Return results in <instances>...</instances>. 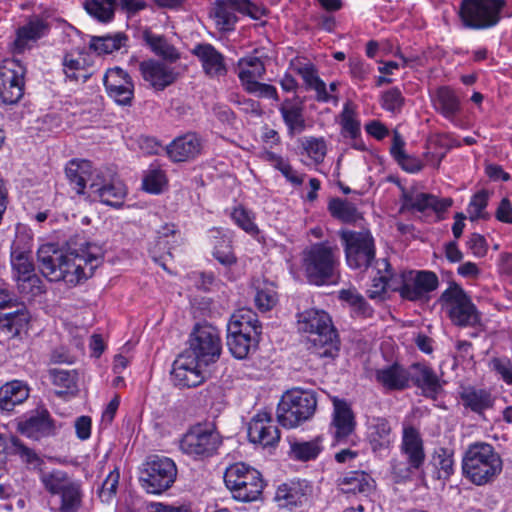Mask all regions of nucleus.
Segmentation results:
<instances>
[{
  "instance_id": "f257e3e1",
  "label": "nucleus",
  "mask_w": 512,
  "mask_h": 512,
  "mask_svg": "<svg viewBox=\"0 0 512 512\" xmlns=\"http://www.w3.org/2000/svg\"><path fill=\"white\" fill-rule=\"evenodd\" d=\"M299 330L308 333V349L312 355L331 361L340 351V340L330 316L319 310H308L300 314Z\"/></svg>"
},
{
  "instance_id": "f03ea898",
  "label": "nucleus",
  "mask_w": 512,
  "mask_h": 512,
  "mask_svg": "<svg viewBox=\"0 0 512 512\" xmlns=\"http://www.w3.org/2000/svg\"><path fill=\"white\" fill-rule=\"evenodd\" d=\"M339 266V248L329 242L314 243L302 253V268L309 283L324 285L333 281Z\"/></svg>"
},
{
  "instance_id": "7ed1b4c3",
  "label": "nucleus",
  "mask_w": 512,
  "mask_h": 512,
  "mask_svg": "<svg viewBox=\"0 0 512 512\" xmlns=\"http://www.w3.org/2000/svg\"><path fill=\"white\" fill-rule=\"evenodd\" d=\"M464 476L481 486L492 482L502 471V460L488 443H475L468 447L462 460Z\"/></svg>"
},
{
  "instance_id": "20e7f679",
  "label": "nucleus",
  "mask_w": 512,
  "mask_h": 512,
  "mask_svg": "<svg viewBox=\"0 0 512 512\" xmlns=\"http://www.w3.org/2000/svg\"><path fill=\"white\" fill-rule=\"evenodd\" d=\"M317 407L314 391L293 388L285 392L277 407L278 422L286 428H294L310 419Z\"/></svg>"
},
{
  "instance_id": "39448f33",
  "label": "nucleus",
  "mask_w": 512,
  "mask_h": 512,
  "mask_svg": "<svg viewBox=\"0 0 512 512\" xmlns=\"http://www.w3.org/2000/svg\"><path fill=\"white\" fill-rule=\"evenodd\" d=\"M221 445L222 437L214 424L198 423L182 436L179 448L195 460H204L215 455Z\"/></svg>"
},
{
  "instance_id": "423d86ee",
  "label": "nucleus",
  "mask_w": 512,
  "mask_h": 512,
  "mask_svg": "<svg viewBox=\"0 0 512 512\" xmlns=\"http://www.w3.org/2000/svg\"><path fill=\"white\" fill-rule=\"evenodd\" d=\"M99 263V256L93 253H62L61 259L57 262L56 266L48 272V280L64 281L69 285L75 286L81 280L91 277Z\"/></svg>"
},
{
  "instance_id": "0eeeda50",
  "label": "nucleus",
  "mask_w": 512,
  "mask_h": 512,
  "mask_svg": "<svg viewBox=\"0 0 512 512\" xmlns=\"http://www.w3.org/2000/svg\"><path fill=\"white\" fill-rule=\"evenodd\" d=\"M224 482L233 497L243 502L257 500L264 487L260 472L244 463L230 465L224 473Z\"/></svg>"
},
{
  "instance_id": "6e6552de",
  "label": "nucleus",
  "mask_w": 512,
  "mask_h": 512,
  "mask_svg": "<svg viewBox=\"0 0 512 512\" xmlns=\"http://www.w3.org/2000/svg\"><path fill=\"white\" fill-rule=\"evenodd\" d=\"M400 451L406 462L394 461L392 473L397 481H407L421 470L426 459L422 437L415 427H404Z\"/></svg>"
},
{
  "instance_id": "1a4fd4ad",
  "label": "nucleus",
  "mask_w": 512,
  "mask_h": 512,
  "mask_svg": "<svg viewBox=\"0 0 512 512\" xmlns=\"http://www.w3.org/2000/svg\"><path fill=\"white\" fill-rule=\"evenodd\" d=\"M504 5V0H462L458 16L464 28L487 29L499 22Z\"/></svg>"
},
{
  "instance_id": "9d476101",
  "label": "nucleus",
  "mask_w": 512,
  "mask_h": 512,
  "mask_svg": "<svg viewBox=\"0 0 512 512\" xmlns=\"http://www.w3.org/2000/svg\"><path fill=\"white\" fill-rule=\"evenodd\" d=\"M347 264L352 269H367L375 259V242L369 230L339 232Z\"/></svg>"
},
{
  "instance_id": "9b49d317",
  "label": "nucleus",
  "mask_w": 512,
  "mask_h": 512,
  "mask_svg": "<svg viewBox=\"0 0 512 512\" xmlns=\"http://www.w3.org/2000/svg\"><path fill=\"white\" fill-rule=\"evenodd\" d=\"M439 303L447 308L452 323L457 326L473 327L480 322L476 306L464 289L454 282L441 294Z\"/></svg>"
},
{
  "instance_id": "f8f14e48",
  "label": "nucleus",
  "mask_w": 512,
  "mask_h": 512,
  "mask_svg": "<svg viewBox=\"0 0 512 512\" xmlns=\"http://www.w3.org/2000/svg\"><path fill=\"white\" fill-rule=\"evenodd\" d=\"M176 476L177 467L172 459L154 455L144 464L140 481L148 493L160 494L172 486Z\"/></svg>"
},
{
  "instance_id": "ddd939ff",
  "label": "nucleus",
  "mask_w": 512,
  "mask_h": 512,
  "mask_svg": "<svg viewBox=\"0 0 512 512\" xmlns=\"http://www.w3.org/2000/svg\"><path fill=\"white\" fill-rule=\"evenodd\" d=\"M219 331L211 325H197L190 335L189 348L184 352L208 366L216 362L221 354Z\"/></svg>"
},
{
  "instance_id": "4468645a",
  "label": "nucleus",
  "mask_w": 512,
  "mask_h": 512,
  "mask_svg": "<svg viewBox=\"0 0 512 512\" xmlns=\"http://www.w3.org/2000/svg\"><path fill=\"white\" fill-rule=\"evenodd\" d=\"M29 237L17 234L12 244L11 265L13 276L21 293L32 292V257Z\"/></svg>"
},
{
  "instance_id": "2eb2a0df",
  "label": "nucleus",
  "mask_w": 512,
  "mask_h": 512,
  "mask_svg": "<svg viewBox=\"0 0 512 512\" xmlns=\"http://www.w3.org/2000/svg\"><path fill=\"white\" fill-rule=\"evenodd\" d=\"M26 68L18 59H7L0 64V104H16L24 93Z\"/></svg>"
},
{
  "instance_id": "dca6fc26",
  "label": "nucleus",
  "mask_w": 512,
  "mask_h": 512,
  "mask_svg": "<svg viewBox=\"0 0 512 512\" xmlns=\"http://www.w3.org/2000/svg\"><path fill=\"white\" fill-rule=\"evenodd\" d=\"M332 419L329 424V433L332 437V445L355 444L352 437L356 430V417L351 405L344 399H333Z\"/></svg>"
},
{
  "instance_id": "f3484780",
  "label": "nucleus",
  "mask_w": 512,
  "mask_h": 512,
  "mask_svg": "<svg viewBox=\"0 0 512 512\" xmlns=\"http://www.w3.org/2000/svg\"><path fill=\"white\" fill-rule=\"evenodd\" d=\"M439 285L437 275L432 271H410L402 276L400 287H394L403 299L423 301L429 299V294Z\"/></svg>"
},
{
  "instance_id": "a211bd4d",
  "label": "nucleus",
  "mask_w": 512,
  "mask_h": 512,
  "mask_svg": "<svg viewBox=\"0 0 512 512\" xmlns=\"http://www.w3.org/2000/svg\"><path fill=\"white\" fill-rule=\"evenodd\" d=\"M103 84L107 95L113 101L130 107L134 99V83L131 76L120 67L110 68L103 76Z\"/></svg>"
},
{
  "instance_id": "6ab92c4d",
  "label": "nucleus",
  "mask_w": 512,
  "mask_h": 512,
  "mask_svg": "<svg viewBox=\"0 0 512 512\" xmlns=\"http://www.w3.org/2000/svg\"><path fill=\"white\" fill-rule=\"evenodd\" d=\"M203 363L193 359L186 353L179 355L173 362L171 378L179 388H193L201 385L205 380Z\"/></svg>"
},
{
  "instance_id": "aec40b11",
  "label": "nucleus",
  "mask_w": 512,
  "mask_h": 512,
  "mask_svg": "<svg viewBox=\"0 0 512 512\" xmlns=\"http://www.w3.org/2000/svg\"><path fill=\"white\" fill-rule=\"evenodd\" d=\"M139 70L143 79L155 91H163L168 86L174 84L178 77L179 72L175 67L159 60H147L139 64Z\"/></svg>"
},
{
  "instance_id": "412c9836",
  "label": "nucleus",
  "mask_w": 512,
  "mask_h": 512,
  "mask_svg": "<svg viewBox=\"0 0 512 512\" xmlns=\"http://www.w3.org/2000/svg\"><path fill=\"white\" fill-rule=\"evenodd\" d=\"M248 437L263 447L274 446L280 440V431L266 412L256 414L248 426Z\"/></svg>"
},
{
  "instance_id": "4be33fe9",
  "label": "nucleus",
  "mask_w": 512,
  "mask_h": 512,
  "mask_svg": "<svg viewBox=\"0 0 512 512\" xmlns=\"http://www.w3.org/2000/svg\"><path fill=\"white\" fill-rule=\"evenodd\" d=\"M173 162H185L196 158L202 151V141L195 133H187L174 139L165 147Z\"/></svg>"
},
{
  "instance_id": "5701e85b",
  "label": "nucleus",
  "mask_w": 512,
  "mask_h": 512,
  "mask_svg": "<svg viewBox=\"0 0 512 512\" xmlns=\"http://www.w3.org/2000/svg\"><path fill=\"white\" fill-rule=\"evenodd\" d=\"M192 54L199 59L206 75L210 77L226 75L225 58L212 44L199 43L193 48Z\"/></svg>"
},
{
  "instance_id": "b1692460",
  "label": "nucleus",
  "mask_w": 512,
  "mask_h": 512,
  "mask_svg": "<svg viewBox=\"0 0 512 512\" xmlns=\"http://www.w3.org/2000/svg\"><path fill=\"white\" fill-rule=\"evenodd\" d=\"M126 194V187L120 180L104 183L92 182L89 185V197L112 207H120Z\"/></svg>"
},
{
  "instance_id": "393cba45",
  "label": "nucleus",
  "mask_w": 512,
  "mask_h": 512,
  "mask_svg": "<svg viewBox=\"0 0 512 512\" xmlns=\"http://www.w3.org/2000/svg\"><path fill=\"white\" fill-rule=\"evenodd\" d=\"M279 112L290 136L300 134L306 129L304 102L298 96L286 98L280 104Z\"/></svg>"
},
{
  "instance_id": "a878e982",
  "label": "nucleus",
  "mask_w": 512,
  "mask_h": 512,
  "mask_svg": "<svg viewBox=\"0 0 512 512\" xmlns=\"http://www.w3.org/2000/svg\"><path fill=\"white\" fill-rule=\"evenodd\" d=\"M405 207L411 211L424 213L428 210L437 215L444 213L452 205L451 198H439L430 193L415 192L404 196Z\"/></svg>"
},
{
  "instance_id": "bb28decb",
  "label": "nucleus",
  "mask_w": 512,
  "mask_h": 512,
  "mask_svg": "<svg viewBox=\"0 0 512 512\" xmlns=\"http://www.w3.org/2000/svg\"><path fill=\"white\" fill-rule=\"evenodd\" d=\"M410 370V379L422 390L423 395L435 399L442 390V384L435 371L424 363H414Z\"/></svg>"
},
{
  "instance_id": "cd10ccee",
  "label": "nucleus",
  "mask_w": 512,
  "mask_h": 512,
  "mask_svg": "<svg viewBox=\"0 0 512 512\" xmlns=\"http://www.w3.org/2000/svg\"><path fill=\"white\" fill-rule=\"evenodd\" d=\"M261 329L257 314L248 308H241L233 313L227 325L228 333L254 337L256 340H259Z\"/></svg>"
},
{
  "instance_id": "c85d7f7f",
  "label": "nucleus",
  "mask_w": 512,
  "mask_h": 512,
  "mask_svg": "<svg viewBox=\"0 0 512 512\" xmlns=\"http://www.w3.org/2000/svg\"><path fill=\"white\" fill-rule=\"evenodd\" d=\"M375 379L386 390L400 391L409 386L410 373L400 364L394 363L376 370Z\"/></svg>"
},
{
  "instance_id": "c756f323",
  "label": "nucleus",
  "mask_w": 512,
  "mask_h": 512,
  "mask_svg": "<svg viewBox=\"0 0 512 512\" xmlns=\"http://www.w3.org/2000/svg\"><path fill=\"white\" fill-rule=\"evenodd\" d=\"M62 66L66 79L71 82L86 83L92 76L85 53H66L62 60Z\"/></svg>"
},
{
  "instance_id": "7c9ffc66",
  "label": "nucleus",
  "mask_w": 512,
  "mask_h": 512,
  "mask_svg": "<svg viewBox=\"0 0 512 512\" xmlns=\"http://www.w3.org/2000/svg\"><path fill=\"white\" fill-rule=\"evenodd\" d=\"M310 492L311 486L306 480H291L277 488L275 498L282 502V506H298L302 504Z\"/></svg>"
},
{
  "instance_id": "2f4dec72",
  "label": "nucleus",
  "mask_w": 512,
  "mask_h": 512,
  "mask_svg": "<svg viewBox=\"0 0 512 512\" xmlns=\"http://www.w3.org/2000/svg\"><path fill=\"white\" fill-rule=\"evenodd\" d=\"M236 12H238L236 1L217 0L210 11V17L220 32H230L235 29L238 21Z\"/></svg>"
},
{
  "instance_id": "473e14b6",
  "label": "nucleus",
  "mask_w": 512,
  "mask_h": 512,
  "mask_svg": "<svg viewBox=\"0 0 512 512\" xmlns=\"http://www.w3.org/2000/svg\"><path fill=\"white\" fill-rule=\"evenodd\" d=\"M368 441L374 452L388 450L392 443V429L383 417H373L368 423Z\"/></svg>"
},
{
  "instance_id": "72a5a7b5",
  "label": "nucleus",
  "mask_w": 512,
  "mask_h": 512,
  "mask_svg": "<svg viewBox=\"0 0 512 512\" xmlns=\"http://www.w3.org/2000/svg\"><path fill=\"white\" fill-rule=\"evenodd\" d=\"M338 485L345 494L367 496L374 489L375 481L363 471H350L338 479Z\"/></svg>"
},
{
  "instance_id": "f704fd0d",
  "label": "nucleus",
  "mask_w": 512,
  "mask_h": 512,
  "mask_svg": "<svg viewBox=\"0 0 512 512\" xmlns=\"http://www.w3.org/2000/svg\"><path fill=\"white\" fill-rule=\"evenodd\" d=\"M235 71L242 86L246 88L258 79L263 78L266 68L259 57L250 55L238 60Z\"/></svg>"
},
{
  "instance_id": "c9c22d12",
  "label": "nucleus",
  "mask_w": 512,
  "mask_h": 512,
  "mask_svg": "<svg viewBox=\"0 0 512 512\" xmlns=\"http://www.w3.org/2000/svg\"><path fill=\"white\" fill-rule=\"evenodd\" d=\"M66 177L77 194H84L92 176V165L88 160H70L65 168Z\"/></svg>"
},
{
  "instance_id": "e433bc0d",
  "label": "nucleus",
  "mask_w": 512,
  "mask_h": 512,
  "mask_svg": "<svg viewBox=\"0 0 512 512\" xmlns=\"http://www.w3.org/2000/svg\"><path fill=\"white\" fill-rule=\"evenodd\" d=\"M62 428V423L52 418L50 412L43 406L34 409V441L56 437Z\"/></svg>"
},
{
  "instance_id": "4c0bfd02",
  "label": "nucleus",
  "mask_w": 512,
  "mask_h": 512,
  "mask_svg": "<svg viewBox=\"0 0 512 512\" xmlns=\"http://www.w3.org/2000/svg\"><path fill=\"white\" fill-rule=\"evenodd\" d=\"M295 71L303 79L306 89L316 92V100L329 102L331 95L327 92L326 84L318 76V71L312 63H305L295 67Z\"/></svg>"
},
{
  "instance_id": "58836bf2",
  "label": "nucleus",
  "mask_w": 512,
  "mask_h": 512,
  "mask_svg": "<svg viewBox=\"0 0 512 512\" xmlns=\"http://www.w3.org/2000/svg\"><path fill=\"white\" fill-rule=\"evenodd\" d=\"M460 399L465 408L477 414H482L485 410L491 408L494 403V399L489 391L475 387L464 388L460 392Z\"/></svg>"
},
{
  "instance_id": "ea45409f",
  "label": "nucleus",
  "mask_w": 512,
  "mask_h": 512,
  "mask_svg": "<svg viewBox=\"0 0 512 512\" xmlns=\"http://www.w3.org/2000/svg\"><path fill=\"white\" fill-rule=\"evenodd\" d=\"M289 456L297 461L307 462L314 460L321 453L322 437L318 436L310 441H302L296 438L289 439Z\"/></svg>"
},
{
  "instance_id": "a19ab883",
  "label": "nucleus",
  "mask_w": 512,
  "mask_h": 512,
  "mask_svg": "<svg viewBox=\"0 0 512 512\" xmlns=\"http://www.w3.org/2000/svg\"><path fill=\"white\" fill-rule=\"evenodd\" d=\"M30 389L21 381L6 383L0 388V408L10 411L29 397Z\"/></svg>"
},
{
  "instance_id": "79ce46f5",
  "label": "nucleus",
  "mask_w": 512,
  "mask_h": 512,
  "mask_svg": "<svg viewBox=\"0 0 512 512\" xmlns=\"http://www.w3.org/2000/svg\"><path fill=\"white\" fill-rule=\"evenodd\" d=\"M128 36L123 32L107 34L103 36H93L89 42V48L98 55L111 54L114 51L126 47Z\"/></svg>"
},
{
  "instance_id": "37998d69",
  "label": "nucleus",
  "mask_w": 512,
  "mask_h": 512,
  "mask_svg": "<svg viewBox=\"0 0 512 512\" xmlns=\"http://www.w3.org/2000/svg\"><path fill=\"white\" fill-rule=\"evenodd\" d=\"M66 21L58 17L54 10L45 9L38 15H34V44L47 38L52 28H60Z\"/></svg>"
},
{
  "instance_id": "c03bdc74",
  "label": "nucleus",
  "mask_w": 512,
  "mask_h": 512,
  "mask_svg": "<svg viewBox=\"0 0 512 512\" xmlns=\"http://www.w3.org/2000/svg\"><path fill=\"white\" fill-rule=\"evenodd\" d=\"M434 106L445 118L452 119L460 111V101L449 87H440L434 98Z\"/></svg>"
},
{
  "instance_id": "a18cd8bd",
  "label": "nucleus",
  "mask_w": 512,
  "mask_h": 512,
  "mask_svg": "<svg viewBox=\"0 0 512 512\" xmlns=\"http://www.w3.org/2000/svg\"><path fill=\"white\" fill-rule=\"evenodd\" d=\"M143 39L150 49L163 59L175 62L180 58L177 49L164 36L156 35L150 30H145L143 32Z\"/></svg>"
},
{
  "instance_id": "49530a36",
  "label": "nucleus",
  "mask_w": 512,
  "mask_h": 512,
  "mask_svg": "<svg viewBox=\"0 0 512 512\" xmlns=\"http://www.w3.org/2000/svg\"><path fill=\"white\" fill-rule=\"evenodd\" d=\"M85 11L101 23H108L115 15V0H84Z\"/></svg>"
},
{
  "instance_id": "de8ad7c7",
  "label": "nucleus",
  "mask_w": 512,
  "mask_h": 512,
  "mask_svg": "<svg viewBox=\"0 0 512 512\" xmlns=\"http://www.w3.org/2000/svg\"><path fill=\"white\" fill-rule=\"evenodd\" d=\"M378 277L373 279V285L368 290V297L371 299L381 298L388 287L392 284L391 266L387 259L377 261Z\"/></svg>"
},
{
  "instance_id": "09e8293b",
  "label": "nucleus",
  "mask_w": 512,
  "mask_h": 512,
  "mask_svg": "<svg viewBox=\"0 0 512 512\" xmlns=\"http://www.w3.org/2000/svg\"><path fill=\"white\" fill-rule=\"evenodd\" d=\"M39 477L45 489L53 495H58L74 482L62 470H52L49 472L41 470Z\"/></svg>"
},
{
  "instance_id": "8fccbe9b",
  "label": "nucleus",
  "mask_w": 512,
  "mask_h": 512,
  "mask_svg": "<svg viewBox=\"0 0 512 512\" xmlns=\"http://www.w3.org/2000/svg\"><path fill=\"white\" fill-rule=\"evenodd\" d=\"M259 340L254 337L243 336L227 332V346L237 359L246 358L252 350L257 348Z\"/></svg>"
},
{
  "instance_id": "3c124183",
  "label": "nucleus",
  "mask_w": 512,
  "mask_h": 512,
  "mask_svg": "<svg viewBox=\"0 0 512 512\" xmlns=\"http://www.w3.org/2000/svg\"><path fill=\"white\" fill-rule=\"evenodd\" d=\"M328 211L331 216L345 223L355 222L359 218L356 206L345 199L333 198L329 201Z\"/></svg>"
},
{
  "instance_id": "603ef678",
  "label": "nucleus",
  "mask_w": 512,
  "mask_h": 512,
  "mask_svg": "<svg viewBox=\"0 0 512 512\" xmlns=\"http://www.w3.org/2000/svg\"><path fill=\"white\" fill-rule=\"evenodd\" d=\"M431 462L437 470L438 479L447 480L454 472L453 452L448 448H436Z\"/></svg>"
},
{
  "instance_id": "864d4df0",
  "label": "nucleus",
  "mask_w": 512,
  "mask_h": 512,
  "mask_svg": "<svg viewBox=\"0 0 512 512\" xmlns=\"http://www.w3.org/2000/svg\"><path fill=\"white\" fill-rule=\"evenodd\" d=\"M61 504L54 512H77L82 502V492L80 484L73 482L61 493Z\"/></svg>"
},
{
  "instance_id": "5fc2aeb1",
  "label": "nucleus",
  "mask_w": 512,
  "mask_h": 512,
  "mask_svg": "<svg viewBox=\"0 0 512 512\" xmlns=\"http://www.w3.org/2000/svg\"><path fill=\"white\" fill-rule=\"evenodd\" d=\"M62 252L54 244L41 246L37 251L39 270L48 279V272L52 270L61 259Z\"/></svg>"
},
{
  "instance_id": "6e6d98bb",
  "label": "nucleus",
  "mask_w": 512,
  "mask_h": 512,
  "mask_svg": "<svg viewBox=\"0 0 512 512\" xmlns=\"http://www.w3.org/2000/svg\"><path fill=\"white\" fill-rule=\"evenodd\" d=\"M49 376L55 386L62 388L57 391L58 395L73 393L76 390L77 377L74 371L54 368L49 370Z\"/></svg>"
},
{
  "instance_id": "4d7b16f0",
  "label": "nucleus",
  "mask_w": 512,
  "mask_h": 512,
  "mask_svg": "<svg viewBox=\"0 0 512 512\" xmlns=\"http://www.w3.org/2000/svg\"><path fill=\"white\" fill-rule=\"evenodd\" d=\"M341 133L344 137L356 139L360 135V122L356 119L354 110L346 104L341 113Z\"/></svg>"
},
{
  "instance_id": "13d9d810",
  "label": "nucleus",
  "mask_w": 512,
  "mask_h": 512,
  "mask_svg": "<svg viewBox=\"0 0 512 512\" xmlns=\"http://www.w3.org/2000/svg\"><path fill=\"white\" fill-rule=\"evenodd\" d=\"M307 155L316 163H321L326 155V143L323 138L304 137L301 141Z\"/></svg>"
},
{
  "instance_id": "bf43d9fd",
  "label": "nucleus",
  "mask_w": 512,
  "mask_h": 512,
  "mask_svg": "<svg viewBox=\"0 0 512 512\" xmlns=\"http://www.w3.org/2000/svg\"><path fill=\"white\" fill-rule=\"evenodd\" d=\"M177 231L173 224H165L161 227V229L157 232L156 239L154 243L149 247V253L154 261H159L163 258V255L159 253L157 247L160 244H163L164 248L169 244V238H174Z\"/></svg>"
},
{
  "instance_id": "052dcab7",
  "label": "nucleus",
  "mask_w": 512,
  "mask_h": 512,
  "mask_svg": "<svg viewBox=\"0 0 512 512\" xmlns=\"http://www.w3.org/2000/svg\"><path fill=\"white\" fill-rule=\"evenodd\" d=\"M404 146H405V142L402 139L401 135L397 131H394L392 145L390 148L391 154L393 155L395 160H397V162L399 164H401L403 166V168L406 169L407 171H409V172L419 171L421 168L419 164H414L411 167L405 164V162L409 160V157L406 155V153L404 151Z\"/></svg>"
},
{
  "instance_id": "680f3d73",
  "label": "nucleus",
  "mask_w": 512,
  "mask_h": 512,
  "mask_svg": "<svg viewBox=\"0 0 512 512\" xmlns=\"http://www.w3.org/2000/svg\"><path fill=\"white\" fill-rule=\"evenodd\" d=\"M166 184L164 171L158 168H151L143 179V188L150 193L159 194Z\"/></svg>"
},
{
  "instance_id": "e2e57ef3",
  "label": "nucleus",
  "mask_w": 512,
  "mask_h": 512,
  "mask_svg": "<svg viewBox=\"0 0 512 512\" xmlns=\"http://www.w3.org/2000/svg\"><path fill=\"white\" fill-rule=\"evenodd\" d=\"M32 40V20L27 24L19 27L16 32V37L11 44V51L14 55L23 53L29 49V43Z\"/></svg>"
},
{
  "instance_id": "0e129e2a",
  "label": "nucleus",
  "mask_w": 512,
  "mask_h": 512,
  "mask_svg": "<svg viewBox=\"0 0 512 512\" xmlns=\"http://www.w3.org/2000/svg\"><path fill=\"white\" fill-rule=\"evenodd\" d=\"M213 256L225 267H230L237 262V258L232 250L231 241L222 238L214 247Z\"/></svg>"
},
{
  "instance_id": "69168bd1",
  "label": "nucleus",
  "mask_w": 512,
  "mask_h": 512,
  "mask_svg": "<svg viewBox=\"0 0 512 512\" xmlns=\"http://www.w3.org/2000/svg\"><path fill=\"white\" fill-rule=\"evenodd\" d=\"M404 97L400 89L394 87L382 94V107L392 113H399L404 105Z\"/></svg>"
},
{
  "instance_id": "338daca9",
  "label": "nucleus",
  "mask_w": 512,
  "mask_h": 512,
  "mask_svg": "<svg viewBox=\"0 0 512 512\" xmlns=\"http://www.w3.org/2000/svg\"><path fill=\"white\" fill-rule=\"evenodd\" d=\"M231 216L234 222L248 234L254 236L259 232L257 225L246 209L242 207L235 208Z\"/></svg>"
},
{
  "instance_id": "774afa93",
  "label": "nucleus",
  "mask_w": 512,
  "mask_h": 512,
  "mask_svg": "<svg viewBox=\"0 0 512 512\" xmlns=\"http://www.w3.org/2000/svg\"><path fill=\"white\" fill-rule=\"evenodd\" d=\"M489 194L485 190L477 192L471 199L468 207V213L471 220L485 218L484 209L488 203Z\"/></svg>"
}]
</instances>
